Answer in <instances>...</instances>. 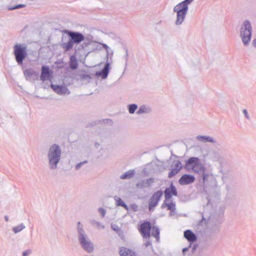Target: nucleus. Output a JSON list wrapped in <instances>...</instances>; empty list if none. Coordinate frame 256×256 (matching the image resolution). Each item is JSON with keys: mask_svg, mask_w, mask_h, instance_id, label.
<instances>
[{"mask_svg": "<svg viewBox=\"0 0 256 256\" xmlns=\"http://www.w3.org/2000/svg\"><path fill=\"white\" fill-rule=\"evenodd\" d=\"M62 150L60 147L56 144L50 146L47 152L46 157L49 168L55 170L58 168L62 157Z\"/></svg>", "mask_w": 256, "mask_h": 256, "instance_id": "1", "label": "nucleus"}, {"mask_svg": "<svg viewBox=\"0 0 256 256\" xmlns=\"http://www.w3.org/2000/svg\"><path fill=\"white\" fill-rule=\"evenodd\" d=\"M78 238L82 248L86 252L91 254L94 250V246L84 228L83 224L80 222L77 223Z\"/></svg>", "mask_w": 256, "mask_h": 256, "instance_id": "2", "label": "nucleus"}, {"mask_svg": "<svg viewBox=\"0 0 256 256\" xmlns=\"http://www.w3.org/2000/svg\"><path fill=\"white\" fill-rule=\"evenodd\" d=\"M194 0H184L176 4L174 8V12H176V25H180L184 21L188 10V6Z\"/></svg>", "mask_w": 256, "mask_h": 256, "instance_id": "3", "label": "nucleus"}, {"mask_svg": "<svg viewBox=\"0 0 256 256\" xmlns=\"http://www.w3.org/2000/svg\"><path fill=\"white\" fill-rule=\"evenodd\" d=\"M185 168L188 172L198 174L204 172L206 170L205 164L196 157H192L188 159L186 162Z\"/></svg>", "mask_w": 256, "mask_h": 256, "instance_id": "4", "label": "nucleus"}, {"mask_svg": "<svg viewBox=\"0 0 256 256\" xmlns=\"http://www.w3.org/2000/svg\"><path fill=\"white\" fill-rule=\"evenodd\" d=\"M140 231L144 239L154 236L158 240L159 239V230L156 226L151 227L148 222H145L142 224L140 228Z\"/></svg>", "mask_w": 256, "mask_h": 256, "instance_id": "5", "label": "nucleus"}, {"mask_svg": "<svg viewBox=\"0 0 256 256\" xmlns=\"http://www.w3.org/2000/svg\"><path fill=\"white\" fill-rule=\"evenodd\" d=\"M70 39L66 43H64L62 46L66 50H68L72 48L74 42H79L83 40L84 36L80 33H66Z\"/></svg>", "mask_w": 256, "mask_h": 256, "instance_id": "6", "label": "nucleus"}, {"mask_svg": "<svg viewBox=\"0 0 256 256\" xmlns=\"http://www.w3.org/2000/svg\"><path fill=\"white\" fill-rule=\"evenodd\" d=\"M14 54L16 62L22 64L26 56V46L22 44H16L14 46Z\"/></svg>", "mask_w": 256, "mask_h": 256, "instance_id": "7", "label": "nucleus"}, {"mask_svg": "<svg viewBox=\"0 0 256 256\" xmlns=\"http://www.w3.org/2000/svg\"><path fill=\"white\" fill-rule=\"evenodd\" d=\"M50 86L52 90L58 95L65 96L70 94V90L64 84H52Z\"/></svg>", "mask_w": 256, "mask_h": 256, "instance_id": "8", "label": "nucleus"}, {"mask_svg": "<svg viewBox=\"0 0 256 256\" xmlns=\"http://www.w3.org/2000/svg\"><path fill=\"white\" fill-rule=\"evenodd\" d=\"M161 208H166L170 211V216H173L176 214V204L172 200H165L162 204Z\"/></svg>", "mask_w": 256, "mask_h": 256, "instance_id": "9", "label": "nucleus"}, {"mask_svg": "<svg viewBox=\"0 0 256 256\" xmlns=\"http://www.w3.org/2000/svg\"><path fill=\"white\" fill-rule=\"evenodd\" d=\"M162 194V192L158 190L153 194L149 202L148 208L150 210H152V208L157 205Z\"/></svg>", "mask_w": 256, "mask_h": 256, "instance_id": "10", "label": "nucleus"}, {"mask_svg": "<svg viewBox=\"0 0 256 256\" xmlns=\"http://www.w3.org/2000/svg\"><path fill=\"white\" fill-rule=\"evenodd\" d=\"M110 63L106 62L105 64L104 68L101 70L96 72V78L102 80L106 79L110 72Z\"/></svg>", "mask_w": 256, "mask_h": 256, "instance_id": "11", "label": "nucleus"}, {"mask_svg": "<svg viewBox=\"0 0 256 256\" xmlns=\"http://www.w3.org/2000/svg\"><path fill=\"white\" fill-rule=\"evenodd\" d=\"M181 162L178 160H174L173 165L172 166V170L169 173L168 177L171 178L176 175L182 168Z\"/></svg>", "mask_w": 256, "mask_h": 256, "instance_id": "12", "label": "nucleus"}, {"mask_svg": "<svg viewBox=\"0 0 256 256\" xmlns=\"http://www.w3.org/2000/svg\"><path fill=\"white\" fill-rule=\"evenodd\" d=\"M194 176L191 174H184L179 180V183L182 185H186L192 183L194 181Z\"/></svg>", "mask_w": 256, "mask_h": 256, "instance_id": "13", "label": "nucleus"}, {"mask_svg": "<svg viewBox=\"0 0 256 256\" xmlns=\"http://www.w3.org/2000/svg\"><path fill=\"white\" fill-rule=\"evenodd\" d=\"M24 75L26 79L28 80H34L38 76V73L32 69L30 68L24 70Z\"/></svg>", "mask_w": 256, "mask_h": 256, "instance_id": "14", "label": "nucleus"}, {"mask_svg": "<svg viewBox=\"0 0 256 256\" xmlns=\"http://www.w3.org/2000/svg\"><path fill=\"white\" fill-rule=\"evenodd\" d=\"M196 138V140L204 143L208 142L212 144H216L217 142L215 138L208 136L198 135Z\"/></svg>", "mask_w": 256, "mask_h": 256, "instance_id": "15", "label": "nucleus"}, {"mask_svg": "<svg viewBox=\"0 0 256 256\" xmlns=\"http://www.w3.org/2000/svg\"><path fill=\"white\" fill-rule=\"evenodd\" d=\"M164 192L165 200H171L172 196H176L177 194L176 188L172 185H171L170 188H166Z\"/></svg>", "mask_w": 256, "mask_h": 256, "instance_id": "16", "label": "nucleus"}, {"mask_svg": "<svg viewBox=\"0 0 256 256\" xmlns=\"http://www.w3.org/2000/svg\"><path fill=\"white\" fill-rule=\"evenodd\" d=\"M154 182V179L150 178L146 180L140 181L136 184V187L138 188H142L150 186Z\"/></svg>", "mask_w": 256, "mask_h": 256, "instance_id": "17", "label": "nucleus"}, {"mask_svg": "<svg viewBox=\"0 0 256 256\" xmlns=\"http://www.w3.org/2000/svg\"><path fill=\"white\" fill-rule=\"evenodd\" d=\"M95 147L96 149V156L98 158L104 157L106 154V149L104 148L100 144L96 143Z\"/></svg>", "mask_w": 256, "mask_h": 256, "instance_id": "18", "label": "nucleus"}, {"mask_svg": "<svg viewBox=\"0 0 256 256\" xmlns=\"http://www.w3.org/2000/svg\"><path fill=\"white\" fill-rule=\"evenodd\" d=\"M50 74L48 67L47 66H43L42 69L40 80L42 81L48 80L50 79Z\"/></svg>", "mask_w": 256, "mask_h": 256, "instance_id": "19", "label": "nucleus"}, {"mask_svg": "<svg viewBox=\"0 0 256 256\" xmlns=\"http://www.w3.org/2000/svg\"><path fill=\"white\" fill-rule=\"evenodd\" d=\"M119 254L120 256H138L134 252L125 247L120 248Z\"/></svg>", "mask_w": 256, "mask_h": 256, "instance_id": "20", "label": "nucleus"}, {"mask_svg": "<svg viewBox=\"0 0 256 256\" xmlns=\"http://www.w3.org/2000/svg\"><path fill=\"white\" fill-rule=\"evenodd\" d=\"M184 237L190 242H192L196 240V234L190 230H186L184 232Z\"/></svg>", "mask_w": 256, "mask_h": 256, "instance_id": "21", "label": "nucleus"}, {"mask_svg": "<svg viewBox=\"0 0 256 256\" xmlns=\"http://www.w3.org/2000/svg\"><path fill=\"white\" fill-rule=\"evenodd\" d=\"M240 37L244 46H247L249 44L251 40V33H240Z\"/></svg>", "mask_w": 256, "mask_h": 256, "instance_id": "22", "label": "nucleus"}, {"mask_svg": "<svg viewBox=\"0 0 256 256\" xmlns=\"http://www.w3.org/2000/svg\"><path fill=\"white\" fill-rule=\"evenodd\" d=\"M241 30L242 32H252V26L250 22L248 20H244L242 24Z\"/></svg>", "mask_w": 256, "mask_h": 256, "instance_id": "23", "label": "nucleus"}, {"mask_svg": "<svg viewBox=\"0 0 256 256\" xmlns=\"http://www.w3.org/2000/svg\"><path fill=\"white\" fill-rule=\"evenodd\" d=\"M151 112L150 108L146 105H142L140 106L136 112L138 114H148Z\"/></svg>", "mask_w": 256, "mask_h": 256, "instance_id": "24", "label": "nucleus"}, {"mask_svg": "<svg viewBox=\"0 0 256 256\" xmlns=\"http://www.w3.org/2000/svg\"><path fill=\"white\" fill-rule=\"evenodd\" d=\"M76 30H80V31H90V32H92V31L95 30V28H89L87 26L82 25V24H78L76 26Z\"/></svg>", "mask_w": 256, "mask_h": 256, "instance_id": "25", "label": "nucleus"}, {"mask_svg": "<svg viewBox=\"0 0 256 256\" xmlns=\"http://www.w3.org/2000/svg\"><path fill=\"white\" fill-rule=\"evenodd\" d=\"M116 204L117 206H122L124 207L126 210H128L129 208L124 203V202L118 196L114 198Z\"/></svg>", "mask_w": 256, "mask_h": 256, "instance_id": "26", "label": "nucleus"}, {"mask_svg": "<svg viewBox=\"0 0 256 256\" xmlns=\"http://www.w3.org/2000/svg\"><path fill=\"white\" fill-rule=\"evenodd\" d=\"M134 170H128L125 173L122 174L120 176V178L124 179H130L132 178V176L134 175Z\"/></svg>", "mask_w": 256, "mask_h": 256, "instance_id": "27", "label": "nucleus"}, {"mask_svg": "<svg viewBox=\"0 0 256 256\" xmlns=\"http://www.w3.org/2000/svg\"><path fill=\"white\" fill-rule=\"evenodd\" d=\"M90 223L92 226L98 229H104V226L100 222H98L94 220H92L90 221Z\"/></svg>", "mask_w": 256, "mask_h": 256, "instance_id": "28", "label": "nucleus"}, {"mask_svg": "<svg viewBox=\"0 0 256 256\" xmlns=\"http://www.w3.org/2000/svg\"><path fill=\"white\" fill-rule=\"evenodd\" d=\"M112 228L115 231L118 235L119 236L122 238H124V236L123 232L120 230V228L116 224H112L111 226Z\"/></svg>", "mask_w": 256, "mask_h": 256, "instance_id": "29", "label": "nucleus"}, {"mask_svg": "<svg viewBox=\"0 0 256 256\" xmlns=\"http://www.w3.org/2000/svg\"><path fill=\"white\" fill-rule=\"evenodd\" d=\"M70 66L72 69H76L78 66V62L75 56H72L70 58Z\"/></svg>", "mask_w": 256, "mask_h": 256, "instance_id": "30", "label": "nucleus"}, {"mask_svg": "<svg viewBox=\"0 0 256 256\" xmlns=\"http://www.w3.org/2000/svg\"><path fill=\"white\" fill-rule=\"evenodd\" d=\"M25 228H26V226L24 225V224H18V226L13 227L12 230L14 234H17V233L21 232Z\"/></svg>", "mask_w": 256, "mask_h": 256, "instance_id": "31", "label": "nucleus"}, {"mask_svg": "<svg viewBox=\"0 0 256 256\" xmlns=\"http://www.w3.org/2000/svg\"><path fill=\"white\" fill-rule=\"evenodd\" d=\"M128 110L130 114H133L138 108V106L136 104H130L128 106Z\"/></svg>", "mask_w": 256, "mask_h": 256, "instance_id": "32", "label": "nucleus"}, {"mask_svg": "<svg viewBox=\"0 0 256 256\" xmlns=\"http://www.w3.org/2000/svg\"><path fill=\"white\" fill-rule=\"evenodd\" d=\"M26 6V5L25 4H17L15 6H9L8 7V10H16V9H18V8H24Z\"/></svg>", "mask_w": 256, "mask_h": 256, "instance_id": "33", "label": "nucleus"}, {"mask_svg": "<svg viewBox=\"0 0 256 256\" xmlns=\"http://www.w3.org/2000/svg\"><path fill=\"white\" fill-rule=\"evenodd\" d=\"M98 213L100 214L102 218H104L106 214V210L103 208H99L98 210Z\"/></svg>", "mask_w": 256, "mask_h": 256, "instance_id": "34", "label": "nucleus"}, {"mask_svg": "<svg viewBox=\"0 0 256 256\" xmlns=\"http://www.w3.org/2000/svg\"><path fill=\"white\" fill-rule=\"evenodd\" d=\"M103 46L105 48L107 52V54L108 55H112L113 52L112 50L110 48L105 44H102Z\"/></svg>", "mask_w": 256, "mask_h": 256, "instance_id": "35", "label": "nucleus"}, {"mask_svg": "<svg viewBox=\"0 0 256 256\" xmlns=\"http://www.w3.org/2000/svg\"><path fill=\"white\" fill-rule=\"evenodd\" d=\"M199 174H202V179L204 182L206 181L209 176V174L206 172V170L204 172L200 173Z\"/></svg>", "mask_w": 256, "mask_h": 256, "instance_id": "36", "label": "nucleus"}, {"mask_svg": "<svg viewBox=\"0 0 256 256\" xmlns=\"http://www.w3.org/2000/svg\"><path fill=\"white\" fill-rule=\"evenodd\" d=\"M87 162H88L86 160H84L75 166L76 169V170H79L83 165L86 164Z\"/></svg>", "mask_w": 256, "mask_h": 256, "instance_id": "37", "label": "nucleus"}, {"mask_svg": "<svg viewBox=\"0 0 256 256\" xmlns=\"http://www.w3.org/2000/svg\"><path fill=\"white\" fill-rule=\"evenodd\" d=\"M32 251L30 250H26L22 252V256H28L31 254Z\"/></svg>", "mask_w": 256, "mask_h": 256, "instance_id": "38", "label": "nucleus"}, {"mask_svg": "<svg viewBox=\"0 0 256 256\" xmlns=\"http://www.w3.org/2000/svg\"><path fill=\"white\" fill-rule=\"evenodd\" d=\"M130 208L132 209L134 211L136 212L138 210V206L136 204H131L130 206V208Z\"/></svg>", "mask_w": 256, "mask_h": 256, "instance_id": "39", "label": "nucleus"}, {"mask_svg": "<svg viewBox=\"0 0 256 256\" xmlns=\"http://www.w3.org/2000/svg\"><path fill=\"white\" fill-rule=\"evenodd\" d=\"M149 238H146V239H145V242H144V245L146 247H148V246H150L151 244V242H150L149 240Z\"/></svg>", "mask_w": 256, "mask_h": 256, "instance_id": "40", "label": "nucleus"}, {"mask_svg": "<svg viewBox=\"0 0 256 256\" xmlns=\"http://www.w3.org/2000/svg\"><path fill=\"white\" fill-rule=\"evenodd\" d=\"M32 27V25H27L24 26V28L22 30H32V29H31Z\"/></svg>", "mask_w": 256, "mask_h": 256, "instance_id": "41", "label": "nucleus"}, {"mask_svg": "<svg viewBox=\"0 0 256 256\" xmlns=\"http://www.w3.org/2000/svg\"><path fill=\"white\" fill-rule=\"evenodd\" d=\"M252 46L256 48V34L254 36V40L252 42Z\"/></svg>", "mask_w": 256, "mask_h": 256, "instance_id": "42", "label": "nucleus"}, {"mask_svg": "<svg viewBox=\"0 0 256 256\" xmlns=\"http://www.w3.org/2000/svg\"><path fill=\"white\" fill-rule=\"evenodd\" d=\"M188 248H185L182 249V252L183 255H184V256L186 255V252H188Z\"/></svg>", "mask_w": 256, "mask_h": 256, "instance_id": "43", "label": "nucleus"}, {"mask_svg": "<svg viewBox=\"0 0 256 256\" xmlns=\"http://www.w3.org/2000/svg\"><path fill=\"white\" fill-rule=\"evenodd\" d=\"M242 112L243 114H244L246 118H248V112H247V110H242Z\"/></svg>", "mask_w": 256, "mask_h": 256, "instance_id": "44", "label": "nucleus"}, {"mask_svg": "<svg viewBox=\"0 0 256 256\" xmlns=\"http://www.w3.org/2000/svg\"><path fill=\"white\" fill-rule=\"evenodd\" d=\"M149 167H150V166H149V165L147 166H146V168L144 170H143V173H144V174H146V173H147L146 170H147L148 169V168H149Z\"/></svg>", "mask_w": 256, "mask_h": 256, "instance_id": "45", "label": "nucleus"}, {"mask_svg": "<svg viewBox=\"0 0 256 256\" xmlns=\"http://www.w3.org/2000/svg\"><path fill=\"white\" fill-rule=\"evenodd\" d=\"M60 32H72V31H70V30H60Z\"/></svg>", "mask_w": 256, "mask_h": 256, "instance_id": "46", "label": "nucleus"}, {"mask_svg": "<svg viewBox=\"0 0 256 256\" xmlns=\"http://www.w3.org/2000/svg\"><path fill=\"white\" fill-rule=\"evenodd\" d=\"M4 219H5V220H6V221H8V216H4Z\"/></svg>", "mask_w": 256, "mask_h": 256, "instance_id": "47", "label": "nucleus"}]
</instances>
